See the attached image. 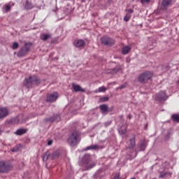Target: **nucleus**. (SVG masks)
<instances>
[{
	"label": "nucleus",
	"mask_w": 179,
	"mask_h": 179,
	"mask_svg": "<svg viewBox=\"0 0 179 179\" xmlns=\"http://www.w3.org/2000/svg\"><path fill=\"white\" fill-rule=\"evenodd\" d=\"M146 141H143L140 145H139V149H140V152H144V150H146Z\"/></svg>",
	"instance_id": "18"
},
{
	"label": "nucleus",
	"mask_w": 179,
	"mask_h": 179,
	"mask_svg": "<svg viewBox=\"0 0 179 179\" xmlns=\"http://www.w3.org/2000/svg\"><path fill=\"white\" fill-rule=\"evenodd\" d=\"M152 76L153 73L150 71H145L138 76V82H140V83H146L147 81L150 80V79H152Z\"/></svg>",
	"instance_id": "5"
},
{
	"label": "nucleus",
	"mask_w": 179,
	"mask_h": 179,
	"mask_svg": "<svg viewBox=\"0 0 179 179\" xmlns=\"http://www.w3.org/2000/svg\"><path fill=\"white\" fill-rule=\"evenodd\" d=\"M80 142V134L79 131H74L68 138V143L71 146H76Z\"/></svg>",
	"instance_id": "1"
},
{
	"label": "nucleus",
	"mask_w": 179,
	"mask_h": 179,
	"mask_svg": "<svg viewBox=\"0 0 179 179\" xmlns=\"http://www.w3.org/2000/svg\"><path fill=\"white\" fill-rule=\"evenodd\" d=\"M141 2L142 3H149L150 2V0H141Z\"/></svg>",
	"instance_id": "32"
},
{
	"label": "nucleus",
	"mask_w": 179,
	"mask_h": 179,
	"mask_svg": "<svg viewBox=\"0 0 179 179\" xmlns=\"http://www.w3.org/2000/svg\"><path fill=\"white\" fill-rule=\"evenodd\" d=\"M131 50V46H124L122 49V53L123 54V55H127V54H128Z\"/></svg>",
	"instance_id": "16"
},
{
	"label": "nucleus",
	"mask_w": 179,
	"mask_h": 179,
	"mask_svg": "<svg viewBox=\"0 0 179 179\" xmlns=\"http://www.w3.org/2000/svg\"><path fill=\"white\" fill-rule=\"evenodd\" d=\"M119 71H121V68L117 66L113 69V73H117V72H119Z\"/></svg>",
	"instance_id": "30"
},
{
	"label": "nucleus",
	"mask_w": 179,
	"mask_h": 179,
	"mask_svg": "<svg viewBox=\"0 0 179 179\" xmlns=\"http://www.w3.org/2000/svg\"><path fill=\"white\" fill-rule=\"evenodd\" d=\"M53 43H54V40H52L51 43L53 44Z\"/></svg>",
	"instance_id": "41"
},
{
	"label": "nucleus",
	"mask_w": 179,
	"mask_h": 179,
	"mask_svg": "<svg viewBox=\"0 0 179 179\" xmlns=\"http://www.w3.org/2000/svg\"><path fill=\"white\" fill-rule=\"evenodd\" d=\"M171 3V0H163L162 6H164L166 8L167 6H169Z\"/></svg>",
	"instance_id": "23"
},
{
	"label": "nucleus",
	"mask_w": 179,
	"mask_h": 179,
	"mask_svg": "<svg viewBox=\"0 0 179 179\" xmlns=\"http://www.w3.org/2000/svg\"><path fill=\"white\" fill-rule=\"evenodd\" d=\"M177 83H178V86H179V80L177 81Z\"/></svg>",
	"instance_id": "42"
},
{
	"label": "nucleus",
	"mask_w": 179,
	"mask_h": 179,
	"mask_svg": "<svg viewBox=\"0 0 179 179\" xmlns=\"http://www.w3.org/2000/svg\"><path fill=\"white\" fill-rule=\"evenodd\" d=\"M85 167H86L87 170H90V169H93L96 165L94 164H90V159H88L84 163Z\"/></svg>",
	"instance_id": "15"
},
{
	"label": "nucleus",
	"mask_w": 179,
	"mask_h": 179,
	"mask_svg": "<svg viewBox=\"0 0 179 179\" xmlns=\"http://www.w3.org/2000/svg\"><path fill=\"white\" fill-rule=\"evenodd\" d=\"M86 43L85 41L82 39H78L74 41V45L75 47H77V48H82V47H85Z\"/></svg>",
	"instance_id": "11"
},
{
	"label": "nucleus",
	"mask_w": 179,
	"mask_h": 179,
	"mask_svg": "<svg viewBox=\"0 0 179 179\" xmlns=\"http://www.w3.org/2000/svg\"><path fill=\"white\" fill-rule=\"evenodd\" d=\"M48 145L49 146H51V145H52V141H51V140L48 141Z\"/></svg>",
	"instance_id": "37"
},
{
	"label": "nucleus",
	"mask_w": 179,
	"mask_h": 179,
	"mask_svg": "<svg viewBox=\"0 0 179 179\" xmlns=\"http://www.w3.org/2000/svg\"><path fill=\"white\" fill-rule=\"evenodd\" d=\"M59 96L58 92L48 94L46 96V101L48 103H54V101H57V99H58Z\"/></svg>",
	"instance_id": "7"
},
{
	"label": "nucleus",
	"mask_w": 179,
	"mask_h": 179,
	"mask_svg": "<svg viewBox=\"0 0 179 179\" xmlns=\"http://www.w3.org/2000/svg\"><path fill=\"white\" fill-rule=\"evenodd\" d=\"M128 12H129V13H134V9L130 8V9L128 10Z\"/></svg>",
	"instance_id": "38"
},
{
	"label": "nucleus",
	"mask_w": 179,
	"mask_h": 179,
	"mask_svg": "<svg viewBox=\"0 0 179 179\" xmlns=\"http://www.w3.org/2000/svg\"><path fill=\"white\" fill-rule=\"evenodd\" d=\"M100 146L99 145H92L86 148V150H99Z\"/></svg>",
	"instance_id": "19"
},
{
	"label": "nucleus",
	"mask_w": 179,
	"mask_h": 179,
	"mask_svg": "<svg viewBox=\"0 0 179 179\" xmlns=\"http://www.w3.org/2000/svg\"><path fill=\"white\" fill-rule=\"evenodd\" d=\"M33 83H35V85H40V78H38L37 76H29L28 78H25L24 85L27 87H30Z\"/></svg>",
	"instance_id": "4"
},
{
	"label": "nucleus",
	"mask_w": 179,
	"mask_h": 179,
	"mask_svg": "<svg viewBox=\"0 0 179 179\" xmlns=\"http://www.w3.org/2000/svg\"><path fill=\"white\" fill-rule=\"evenodd\" d=\"M168 135H169V136H170V132H168Z\"/></svg>",
	"instance_id": "43"
},
{
	"label": "nucleus",
	"mask_w": 179,
	"mask_h": 179,
	"mask_svg": "<svg viewBox=\"0 0 179 179\" xmlns=\"http://www.w3.org/2000/svg\"><path fill=\"white\" fill-rule=\"evenodd\" d=\"M106 90H107V89H106L105 87H101L99 88V92H106Z\"/></svg>",
	"instance_id": "31"
},
{
	"label": "nucleus",
	"mask_w": 179,
	"mask_h": 179,
	"mask_svg": "<svg viewBox=\"0 0 179 179\" xmlns=\"http://www.w3.org/2000/svg\"><path fill=\"white\" fill-rule=\"evenodd\" d=\"M10 10V6L6 5V12H9Z\"/></svg>",
	"instance_id": "34"
},
{
	"label": "nucleus",
	"mask_w": 179,
	"mask_h": 179,
	"mask_svg": "<svg viewBox=\"0 0 179 179\" xmlns=\"http://www.w3.org/2000/svg\"><path fill=\"white\" fill-rule=\"evenodd\" d=\"M9 115V110L6 108H0V120L5 118Z\"/></svg>",
	"instance_id": "10"
},
{
	"label": "nucleus",
	"mask_w": 179,
	"mask_h": 179,
	"mask_svg": "<svg viewBox=\"0 0 179 179\" xmlns=\"http://www.w3.org/2000/svg\"><path fill=\"white\" fill-rule=\"evenodd\" d=\"M125 88V85H122L119 89H124Z\"/></svg>",
	"instance_id": "40"
},
{
	"label": "nucleus",
	"mask_w": 179,
	"mask_h": 179,
	"mask_svg": "<svg viewBox=\"0 0 179 179\" xmlns=\"http://www.w3.org/2000/svg\"><path fill=\"white\" fill-rule=\"evenodd\" d=\"M51 155V152H50V151H47L44 155H43V162H47V160H48V157H50V155Z\"/></svg>",
	"instance_id": "24"
},
{
	"label": "nucleus",
	"mask_w": 179,
	"mask_h": 179,
	"mask_svg": "<svg viewBox=\"0 0 179 179\" xmlns=\"http://www.w3.org/2000/svg\"><path fill=\"white\" fill-rule=\"evenodd\" d=\"M8 125H16V124H19V120L17 118L11 119L8 121Z\"/></svg>",
	"instance_id": "20"
},
{
	"label": "nucleus",
	"mask_w": 179,
	"mask_h": 179,
	"mask_svg": "<svg viewBox=\"0 0 179 179\" xmlns=\"http://www.w3.org/2000/svg\"><path fill=\"white\" fill-rule=\"evenodd\" d=\"M46 121L48 122H54V121H61V116L59 115H55L52 117H50V118L46 119Z\"/></svg>",
	"instance_id": "13"
},
{
	"label": "nucleus",
	"mask_w": 179,
	"mask_h": 179,
	"mask_svg": "<svg viewBox=\"0 0 179 179\" xmlns=\"http://www.w3.org/2000/svg\"><path fill=\"white\" fill-rule=\"evenodd\" d=\"M114 179H121V178H120V174H119V173H117V174L115 176Z\"/></svg>",
	"instance_id": "36"
},
{
	"label": "nucleus",
	"mask_w": 179,
	"mask_h": 179,
	"mask_svg": "<svg viewBox=\"0 0 179 179\" xmlns=\"http://www.w3.org/2000/svg\"><path fill=\"white\" fill-rule=\"evenodd\" d=\"M17 150H19V148H18L17 146L14 147V148L11 150L12 152H17Z\"/></svg>",
	"instance_id": "33"
},
{
	"label": "nucleus",
	"mask_w": 179,
	"mask_h": 179,
	"mask_svg": "<svg viewBox=\"0 0 179 179\" xmlns=\"http://www.w3.org/2000/svg\"><path fill=\"white\" fill-rule=\"evenodd\" d=\"M13 165L8 162L1 161L0 162V173H9L12 171Z\"/></svg>",
	"instance_id": "3"
},
{
	"label": "nucleus",
	"mask_w": 179,
	"mask_h": 179,
	"mask_svg": "<svg viewBox=\"0 0 179 179\" xmlns=\"http://www.w3.org/2000/svg\"><path fill=\"white\" fill-rule=\"evenodd\" d=\"M99 108L103 114H104V113H110V111H113V110H114V107L113 106L110 108H108V105L107 104L101 105Z\"/></svg>",
	"instance_id": "9"
},
{
	"label": "nucleus",
	"mask_w": 179,
	"mask_h": 179,
	"mask_svg": "<svg viewBox=\"0 0 179 179\" xmlns=\"http://www.w3.org/2000/svg\"><path fill=\"white\" fill-rule=\"evenodd\" d=\"M27 131V130H26L24 129H20L17 130L15 134H16V135L22 136V135H24V134H26Z\"/></svg>",
	"instance_id": "21"
},
{
	"label": "nucleus",
	"mask_w": 179,
	"mask_h": 179,
	"mask_svg": "<svg viewBox=\"0 0 179 179\" xmlns=\"http://www.w3.org/2000/svg\"><path fill=\"white\" fill-rule=\"evenodd\" d=\"M127 118H128L129 120H131V119L132 118V116H131V115H127Z\"/></svg>",
	"instance_id": "39"
},
{
	"label": "nucleus",
	"mask_w": 179,
	"mask_h": 179,
	"mask_svg": "<svg viewBox=\"0 0 179 179\" xmlns=\"http://www.w3.org/2000/svg\"><path fill=\"white\" fill-rule=\"evenodd\" d=\"M120 118H122V115L120 116Z\"/></svg>",
	"instance_id": "44"
},
{
	"label": "nucleus",
	"mask_w": 179,
	"mask_h": 179,
	"mask_svg": "<svg viewBox=\"0 0 179 179\" xmlns=\"http://www.w3.org/2000/svg\"><path fill=\"white\" fill-rule=\"evenodd\" d=\"M0 135H1V131H0Z\"/></svg>",
	"instance_id": "45"
},
{
	"label": "nucleus",
	"mask_w": 179,
	"mask_h": 179,
	"mask_svg": "<svg viewBox=\"0 0 179 179\" xmlns=\"http://www.w3.org/2000/svg\"><path fill=\"white\" fill-rule=\"evenodd\" d=\"M19 48V43H13V50H17Z\"/></svg>",
	"instance_id": "27"
},
{
	"label": "nucleus",
	"mask_w": 179,
	"mask_h": 179,
	"mask_svg": "<svg viewBox=\"0 0 179 179\" xmlns=\"http://www.w3.org/2000/svg\"><path fill=\"white\" fill-rule=\"evenodd\" d=\"M40 38L41 40H42V41H47L48 40H50V38H51V34H41L40 35Z\"/></svg>",
	"instance_id": "14"
},
{
	"label": "nucleus",
	"mask_w": 179,
	"mask_h": 179,
	"mask_svg": "<svg viewBox=\"0 0 179 179\" xmlns=\"http://www.w3.org/2000/svg\"><path fill=\"white\" fill-rule=\"evenodd\" d=\"M25 8L27 9H32L33 8V5H31V3H30V1H29V0L26 1Z\"/></svg>",
	"instance_id": "25"
},
{
	"label": "nucleus",
	"mask_w": 179,
	"mask_h": 179,
	"mask_svg": "<svg viewBox=\"0 0 179 179\" xmlns=\"http://www.w3.org/2000/svg\"><path fill=\"white\" fill-rule=\"evenodd\" d=\"M166 91H161L158 94L155 95V101H164L166 100Z\"/></svg>",
	"instance_id": "8"
},
{
	"label": "nucleus",
	"mask_w": 179,
	"mask_h": 179,
	"mask_svg": "<svg viewBox=\"0 0 179 179\" xmlns=\"http://www.w3.org/2000/svg\"><path fill=\"white\" fill-rule=\"evenodd\" d=\"M164 177H166V173H161V174L159 175V178H164Z\"/></svg>",
	"instance_id": "35"
},
{
	"label": "nucleus",
	"mask_w": 179,
	"mask_h": 179,
	"mask_svg": "<svg viewBox=\"0 0 179 179\" xmlns=\"http://www.w3.org/2000/svg\"><path fill=\"white\" fill-rule=\"evenodd\" d=\"M129 19H131V15H127L124 16V22H129Z\"/></svg>",
	"instance_id": "29"
},
{
	"label": "nucleus",
	"mask_w": 179,
	"mask_h": 179,
	"mask_svg": "<svg viewBox=\"0 0 179 179\" xmlns=\"http://www.w3.org/2000/svg\"><path fill=\"white\" fill-rule=\"evenodd\" d=\"M109 98L108 96H103L99 99L100 103H104L105 101H108Z\"/></svg>",
	"instance_id": "26"
},
{
	"label": "nucleus",
	"mask_w": 179,
	"mask_h": 179,
	"mask_svg": "<svg viewBox=\"0 0 179 179\" xmlns=\"http://www.w3.org/2000/svg\"><path fill=\"white\" fill-rule=\"evenodd\" d=\"M32 45L33 44L31 43V42L25 43L24 46L21 48L20 50L18 51L17 54V57H22L27 55V53L29 52V51H30Z\"/></svg>",
	"instance_id": "2"
},
{
	"label": "nucleus",
	"mask_w": 179,
	"mask_h": 179,
	"mask_svg": "<svg viewBox=\"0 0 179 179\" xmlns=\"http://www.w3.org/2000/svg\"><path fill=\"white\" fill-rule=\"evenodd\" d=\"M171 119L173 120V122H179V115L178 114H173L171 116Z\"/></svg>",
	"instance_id": "22"
},
{
	"label": "nucleus",
	"mask_w": 179,
	"mask_h": 179,
	"mask_svg": "<svg viewBox=\"0 0 179 179\" xmlns=\"http://www.w3.org/2000/svg\"><path fill=\"white\" fill-rule=\"evenodd\" d=\"M101 43L103 44L104 45H114V43H115V41L114 39L108 37V36H103L101 38Z\"/></svg>",
	"instance_id": "6"
},
{
	"label": "nucleus",
	"mask_w": 179,
	"mask_h": 179,
	"mask_svg": "<svg viewBox=\"0 0 179 179\" xmlns=\"http://www.w3.org/2000/svg\"><path fill=\"white\" fill-rule=\"evenodd\" d=\"M72 87L75 90V92H85V89H83L82 87H80L79 85L76 84H72Z\"/></svg>",
	"instance_id": "17"
},
{
	"label": "nucleus",
	"mask_w": 179,
	"mask_h": 179,
	"mask_svg": "<svg viewBox=\"0 0 179 179\" xmlns=\"http://www.w3.org/2000/svg\"><path fill=\"white\" fill-rule=\"evenodd\" d=\"M119 132H120V134H122V135H125L127 134V129H120Z\"/></svg>",
	"instance_id": "28"
},
{
	"label": "nucleus",
	"mask_w": 179,
	"mask_h": 179,
	"mask_svg": "<svg viewBox=\"0 0 179 179\" xmlns=\"http://www.w3.org/2000/svg\"><path fill=\"white\" fill-rule=\"evenodd\" d=\"M127 145H128V148L129 149H134V148H135V146L136 145V141L135 136H134L132 138H131L127 142Z\"/></svg>",
	"instance_id": "12"
}]
</instances>
